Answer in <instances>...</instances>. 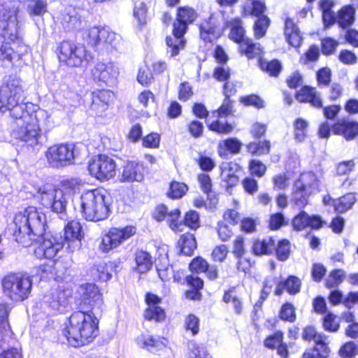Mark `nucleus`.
Masks as SVG:
<instances>
[{
	"label": "nucleus",
	"instance_id": "1",
	"mask_svg": "<svg viewBox=\"0 0 358 358\" xmlns=\"http://www.w3.org/2000/svg\"><path fill=\"white\" fill-rule=\"evenodd\" d=\"M22 98V81L17 78L10 79L0 88V113L9 110L15 120L12 131L15 138L35 146L41 138L43 125H40L39 119L46 117L47 114L44 110L29 113L26 110L27 106Z\"/></svg>",
	"mask_w": 358,
	"mask_h": 358
},
{
	"label": "nucleus",
	"instance_id": "2",
	"mask_svg": "<svg viewBox=\"0 0 358 358\" xmlns=\"http://www.w3.org/2000/svg\"><path fill=\"white\" fill-rule=\"evenodd\" d=\"M45 214L34 206H29L15 214L13 235L15 241L24 247L42 238L43 241L34 250L35 255L39 259H52L64 247V242L62 236L45 234Z\"/></svg>",
	"mask_w": 358,
	"mask_h": 358
},
{
	"label": "nucleus",
	"instance_id": "3",
	"mask_svg": "<svg viewBox=\"0 0 358 358\" xmlns=\"http://www.w3.org/2000/svg\"><path fill=\"white\" fill-rule=\"evenodd\" d=\"M69 322L65 336L69 344L73 347L91 342L98 334V320L92 311L80 309L71 314Z\"/></svg>",
	"mask_w": 358,
	"mask_h": 358
},
{
	"label": "nucleus",
	"instance_id": "4",
	"mask_svg": "<svg viewBox=\"0 0 358 358\" xmlns=\"http://www.w3.org/2000/svg\"><path fill=\"white\" fill-rule=\"evenodd\" d=\"M79 206L82 216L87 221L103 220L109 215L106 192L101 189L83 192L80 196Z\"/></svg>",
	"mask_w": 358,
	"mask_h": 358
},
{
	"label": "nucleus",
	"instance_id": "5",
	"mask_svg": "<svg viewBox=\"0 0 358 358\" xmlns=\"http://www.w3.org/2000/svg\"><path fill=\"white\" fill-rule=\"evenodd\" d=\"M197 17L196 12L192 8L185 6L178 9L177 17L173 23V36L166 37L167 53L173 57L178 55L185 48L186 41L183 36L189 24Z\"/></svg>",
	"mask_w": 358,
	"mask_h": 358
},
{
	"label": "nucleus",
	"instance_id": "6",
	"mask_svg": "<svg viewBox=\"0 0 358 358\" xmlns=\"http://www.w3.org/2000/svg\"><path fill=\"white\" fill-rule=\"evenodd\" d=\"M3 294L12 301H22L27 299L31 290L29 276L22 273H10L2 280Z\"/></svg>",
	"mask_w": 358,
	"mask_h": 358
},
{
	"label": "nucleus",
	"instance_id": "7",
	"mask_svg": "<svg viewBox=\"0 0 358 358\" xmlns=\"http://www.w3.org/2000/svg\"><path fill=\"white\" fill-rule=\"evenodd\" d=\"M36 196L42 206L56 213L65 212L69 199V194L64 190L49 184L40 187Z\"/></svg>",
	"mask_w": 358,
	"mask_h": 358
},
{
	"label": "nucleus",
	"instance_id": "8",
	"mask_svg": "<svg viewBox=\"0 0 358 358\" xmlns=\"http://www.w3.org/2000/svg\"><path fill=\"white\" fill-rule=\"evenodd\" d=\"M242 9L243 16L258 17L253 27L255 37L259 39L264 36L270 24L269 18L264 15L266 9L264 0H244Z\"/></svg>",
	"mask_w": 358,
	"mask_h": 358
},
{
	"label": "nucleus",
	"instance_id": "9",
	"mask_svg": "<svg viewBox=\"0 0 358 358\" xmlns=\"http://www.w3.org/2000/svg\"><path fill=\"white\" fill-rule=\"evenodd\" d=\"M78 155L76 145L62 143L55 145L48 148L45 156L48 164L54 168H63L74 163Z\"/></svg>",
	"mask_w": 358,
	"mask_h": 358
},
{
	"label": "nucleus",
	"instance_id": "10",
	"mask_svg": "<svg viewBox=\"0 0 358 358\" xmlns=\"http://www.w3.org/2000/svg\"><path fill=\"white\" fill-rule=\"evenodd\" d=\"M59 60L69 66H80L92 59V55L83 45L70 41H63L59 47Z\"/></svg>",
	"mask_w": 358,
	"mask_h": 358
},
{
	"label": "nucleus",
	"instance_id": "11",
	"mask_svg": "<svg viewBox=\"0 0 358 358\" xmlns=\"http://www.w3.org/2000/svg\"><path fill=\"white\" fill-rule=\"evenodd\" d=\"M18 12L19 7L16 2H8L3 6L1 10L3 21L2 36L6 41H15L18 38Z\"/></svg>",
	"mask_w": 358,
	"mask_h": 358
},
{
	"label": "nucleus",
	"instance_id": "12",
	"mask_svg": "<svg viewBox=\"0 0 358 358\" xmlns=\"http://www.w3.org/2000/svg\"><path fill=\"white\" fill-rule=\"evenodd\" d=\"M69 294L57 289L44 295L40 303L42 313L48 317L57 313H63L69 305Z\"/></svg>",
	"mask_w": 358,
	"mask_h": 358
},
{
	"label": "nucleus",
	"instance_id": "13",
	"mask_svg": "<svg viewBox=\"0 0 358 358\" xmlns=\"http://www.w3.org/2000/svg\"><path fill=\"white\" fill-rule=\"evenodd\" d=\"M115 162L105 155L94 157L88 165L90 174L101 181L113 178L115 176Z\"/></svg>",
	"mask_w": 358,
	"mask_h": 358
},
{
	"label": "nucleus",
	"instance_id": "14",
	"mask_svg": "<svg viewBox=\"0 0 358 358\" xmlns=\"http://www.w3.org/2000/svg\"><path fill=\"white\" fill-rule=\"evenodd\" d=\"M135 233L136 229L131 226H127L122 229L111 228L103 236L99 249L103 252H108L120 246Z\"/></svg>",
	"mask_w": 358,
	"mask_h": 358
},
{
	"label": "nucleus",
	"instance_id": "15",
	"mask_svg": "<svg viewBox=\"0 0 358 358\" xmlns=\"http://www.w3.org/2000/svg\"><path fill=\"white\" fill-rule=\"evenodd\" d=\"M119 75V69L113 62H97L91 69V76L96 82L106 85L113 83Z\"/></svg>",
	"mask_w": 358,
	"mask_h": 358
},
{
	"label": "nucleus",
	"instance_id": "16",
	"mask_svg": "<svg viewBox=\"0 0 358 358\" xmlns=\"http://www.w3.org/2000/svg\"><path fill=\"white\" fill-rule=\"evenodd\" d=\"M103 299L98 287L94 284H87L83 288L79 309L96 313L101 309Z\"/></svg>",
	"mask_w": 358,
	"mask_h": 358
},
{
	"label": "nucleus",
	"instance_id": "17",
	"mask_svg": "<svg viewBox=\"0 0 358 358\" xmlns=\"http://www.w3.org/2000/svg\"><path fill=\"white\" fill-rule=\"evenodd\" d=\"M145 170L143 164L136 161H128L122 167L118 175L121 182H141L144 178Z\"/></svg>",
	"mask_w": 358,
	"mask_h": 358
},
{
	"label": "nucleus",
	"instance_id": "18",
	"mask_svg": "<svg viewBox=\"0 0 358 358\" xmlns=\"http://www.w3.org/2000/svg\"><path fill=\"white\" fill-rule=\"evenodd\" d=\"M148 308L144 311V317L149 321L163 322L166 318L164 310L159 306L162 299L156 294L148 293L145 297Z\"/></svg>",
	"mask_w": 358,
	"mask_h": 358
},
{
	"label": "nucleus",
	"instance_id": "19",
	"mask_svg": "<svg viewBox=\"0 0 358 358\" xmlns=\"http://www.w3.org/2000/svg\"><path fill=\"white\" fill-rule=\"evenodd\" d=\"M114 99V94L110 90H96L92 94V104L90 110L96 115H101L108 108Z\"/></svg>",
	"mask_w": 358,
	"mask_h": 358
},
{
	"label": "nucleus",
	"instance_id": "20",
	"mask_svg": "<svg viewBox=\"0 0 358 358\" xmlns=\"http://www.w3.org/2000/svg\"><path fill=\"white\" fill-rule=\"evenodd\" d=\"M179 215L180 210L178 209H174L169 212L166 206L160 205L156 208L153 217L157 221L164 220L167 217L169 227L173 231H182V229H180V227H183V225L177 222Z\"/></svg>",
	"mask_w": 358,
	"mask_h": 358
},
{
	"label": "nucleus",
	"instance_id": "21",
	"mask_svg": "<svg viewBox=\"0 0 358 358\" xmlns=\"http://www.w3.org/2000/svg\"><path fill=\"white\" fill-rule=\"evenodd\" d=\"M81 229L80 224L75 220L69 222L64 228V241L66 242L68 248L72 252L81 245Z\"/></svg>",
	"mask_w": 358,
	"mask_h": 358
},
{
	"label": "nucleus",
	"instance_id": "22",
	"mask_svg": "<svg viewBox=\"0 0 358 358\" xmlns=\"http://www.w3.org/2000/svg\"><path fill=\"white\" fill-rule=\"evenodd\" d=\"M222 180L229 187L235 186L238 182V174L241 172V166L233 162H222L220 166Z\"/></svg>",
	"mask_w": 358,
	"mask_h": 358
},
{
	"label": "nucleus",
	"instance_id": "23",
	"mask_svg": "<svg viewBox=\"0 0 358 358\" xmlns=\"http://www.w3.org/2000/svg\"><path fill=\"white\" fill-rule=\"evenodd\" d=\"M332 131L334 134L341 135L350 141L358 136V123L341 120L332 126Z\"/></svg>",
	"mask_w": 358,
	"mask_h": 358
},
{
	"label": "nucleus",
	"instance_id": "24",
	"mask_svg": "<svg viewBox=\"0 0 358 358\" xmlns=\"http://www.w3.org/2000/svg\"><path fill=\"white\" fill-rule=\"evenodd\" d=\"M322 222L320 217L316 215L309 216L304 211L301 212L292 220V226L297 231H301L307 227L319 229L322 227Z\"/></svg>",
	"mask_w": 358,
	"mask_h": 358
},
{
	"label": "nucleus",
	"instance_id": "25",
	"mask_svg": "<svg viewBox=\"0 0 358 358\" xmlns=\"http://www.w3.org/2000/svg\"><path fill=\"white\" fill-rule=\"evenodd\" d=\"M225 28L230 29L229 38L237 43H242L248 38L245 37V30L243 22L240 17H234L225 22Z\"/></svg>",
	"mask_w": 358,
	"mask_h": 358
},
{
	"label": "nucleus",
	"instance_id": "26",
	"mask_svg": "<svg viewBox=\"0 0 358 358\" xmlns=\"http://www.w3.org/2000/svg\"><path fill=\"white\" fill-rule=\"evenodd\" d=\"M296 99L299 102H308L313 106L320 108L322 107V100L320 94L315 87L305 86L296 94Z\"/></svg>",
	"mask_w": 358,
	"mask_h": 358
},
{
	"label": "nucleus",
	"instance_id": "27",
	"mask_svg": "<svg viewBox=\"0 0 358 358\" xmlns=\"http://www.w3.org/2000/svg\"><path fill=\"white\" fill-rule=\"evenodd\" d=\"M285 35L290 45L294 48L301 45L303 40L301 32L296 24L289 18L286 19L285 22Z\"/></svg>",
	"mask_w": 358,
	"mask_h": 358
},
{
	"label": "nucleus",
	"instance_id": "28",
	"mask_svg": "<svg viewBox=\"0 0 358 358\" xmlns=\"http://www.w3.org/2000/svg\"><path fill=\"white\" fill-rule=\"evenodd\" d=\"M299 188H303L313 194L318 191L320 180L313 172L303 173L299 179L295 182Z\"/></svg>",
	"mask_w": 358,
	"mask_h": 358
},
{
	"label": "nucleus",
	"instance_id": "29",
	"mask_svg": "<svg viewBox=\"0 0 358 358\" xmlns=\"http://www.w3.org/2000/svg\"><path fill=\"white\" fill-rule=\"evenodd\" d=\"M301 280L295 276H289L286 280L278 283L275 289V295L280 296L284 290L290 294H296L299 292Z\"/></svg>",
	"mask_w": 358,
	"mask_h": 358
},
{
	"label": "nucleus",
	"instance_id": "30",
	"mask_svg": "<svg viewBox=\"0 0 358 358\" xmlns=\"http://www.w3.org/2000/svg\"><path fill=\"white\" fill-rule=\"evenodd\" d=\"M61 22L64 28L69 31L79 29L82 24L75 9H70L63 14Z\"/></svg>",
	"mask_w": 358,
	"mask_h": 358
},
{
	"label": "nucleus",
	"instance_id": "31",
	"mask_svg": "<svg viewBox=\"0 0 358 358\" xmlns=\"http://www.w3.org/2000/svg\"><path fill=\"white\" fill-rule=\"evenodd\" d=\"M275 241L271 237L257 240L253 243L252 251L257 255H268L275 250Z\"/></svg>",
	"mask_w": 358,
	"mask_h": 358
},
{
	"label": "nucleus",
	"instance_id": "32",
	"mask_svg": "<svg viewBox=\"0 0 358 358\" xmlns=\"http://www.w3.org/2000/svg\"><path fill=\"white\" fill-rule=\"evenodd\" d=\"M178 245L181 252L187 256L192 255L194 250L196 248V241L194 236L189 233H186L181 236Z\"/></svg>",
	"mask_w": 358,
	"mask_h": 358
},
{
	"label": "nucleus",
	"instance_id": "33",
	"mask_svg": "<svg viewBox=\"0 0 358 358\" xmlns=\"http://www.w3.org/2000/svg\"><path fill=\"white\" fill-rule=\"evenodd\" d=\"M355 10L351 6L343 7L337 14V24L342 28L350 27L354 22Z\"/></svg>",
	"mask_w": 358,
	"mask_h": 358
},
{
	"label": "nucleus",
	"instance_id": "34",
	"mask_svg": "<svg viewBox=\"0 0 358 358\" xmlns=\"http://www.w3.org/2000/svg\"><path fill=\"white\" fill-rule=\"evenodd\" d=\"M356 201L354 194H347L338 199L333 201V206L337 213H343L350 209Z\"/></svg>",
	"mask_w": 358,
	"mask_h": 358
},
{
	"label": "nucleus",
	"instance_id": "35",
	"mask_svg": "<svg viewBox=\"0 0 358 358\" xmlns=\"http://www.w3.org/2000/svg\"><path fill=\"white\" fill-rule=\"evenodd\" d=\"M136 262L137 270L143 273L148 271L152 266V257L145 251L140 250L136 253Z\"/></svg>",
	"mask_w": 358,
	"mask_h": 358
},
{
	"label": "nucleus",
	"instance_id": "36",
	"mask_svg": "<svg viewBox=\"0 0 358 358\" xmlns=\"http://www.w3.org/2000/svg\"><path fill=\"white\" fill-rule=\"evenodd\" d=\"M241 143L236 138H229L221 141L218 145V152L221 157L227 155V151L236 154L239 152Z\"/></svg>",
	"mask_w": 358,
	"mask_h": 358
},
{
	"label": "nucleus",
	"instance_id": "37",
	"mask_svg": "<svg viewBox=\"0 0 358 358\" xmlns=\"http://www.w3.org/2000/svg\"><path fill=\"white\" fill-rule=\"evenodd\" d=\"M240 49L248 59L255 58L262 53L259 43H255L249 38L240 44Z\"/></svg>",
	"mask_w": 358,
	"mask_h": 358
},
{
	"label": "nucleus",
	"instance_id": "38",
	"mask_svg": "<svg viewBox=\"0 0 358 358\" xmlns=\"http://www.w3.org/2000/svg\"><path fill=\"white\" fill-rule=\"evenodd\" d=\"M294 188L292 200L298 207L304 208L308 204L309 196L312 194L303 188H299L296 182Z\"/></svg>",
	"mask_w": 358,
	"mask_h": 358
},
{
	"label": "nucleus",
	"instance_id": "39",
	"mask_svg": "<svg viewBox=\"0 0 358 358\" xmlns=\"http://www.w3.org/2000/svg\"><path fill=\"white\" fill-rule=\"evenodd\" d=\"M345 273L342 269L333 270L326 279V286L328 288L338 287L344 280Z\"/></svg>",
	"mask_w": 358,
	"mask_h": 358
},
{
	"label": "nucleus",
	"instance_id": "40",
	"mask_svg": "<svg viewBox=\"0 0 358 358\" xmlns=\"http://www.w3.org/2000/svg\"><path fill=\"white\" fill-rule=\"evenodd\" d=\"M279 317L284 321L294 322L296 320V309L291 303H284L279 312Z\"/></svg>",
	"mask_w": 358,
	"mask_h": 358
},
{
	"label": "nucleus",
	"instance_id": "41",
	"mask_svg": "<svg viewBox=\"0 0 358 358\" xmlns=\"http://www.w3.org/2000/svg\"><path fill=\"white\" fill-rule=\"evenodd\" d=\"M188 189L187 186L183 182H172L168 196L173 199H180L183 196Z\"/></svg>",
	"mask_w": 358,
	"mask_h": 358
},
{
	"label": "nucleus",
	"instance_id": "42",
	"mask_svg": "<svg viewBox=\"0 0 358 358\" xmlns=\"http://www.w3.org/2000/svg\"><path fill=\"white\" fill-rule=\"evenodd\" d=\"M227 18V12L224 10H219L217 12L212 13L208 21L203 23H209V25L214 29H216L221 24L222 22L225 24L226 21H228Z\"/></svg>",
	"mask_w": 358,
	"mask_h": 358
},
{
	"label": "nucleus",
	"instance_id": "43",
	"mask_svg": "<svg viewBox=\"0 0 358 358\" xmlns=\"http://www.w3.org/2000/svg\"><path fill=\"white\" fill-rule=\"evenodd\" d=\"M308 126V123L306 120L302 118H298L296 120L294 127V136L297 141L301 142L304 140L306 136Z\"/></svg>",
	"mask_w": 358,
	"mask_h": 358
},
{
	"label": "nucleus",
	"instance_id": "44",
	"mask_svg": "<svg viewBox=\"0 0 358 358\" xmlns=\"http://www.w3.org/2000/svg\"><path fill=\"white\" fill-rule=\"evenodd\" d=\"M340 324L337 317L329 313L323 318V327L329 332H336L339 329Z\"/></svg>",
	"mask_w": 358,
	"mask_h": 358
},
{
	"label": "nucleus",
	"instance_id": "45",
	"mask_svg": "<svg viewBox=\"0 0 358 358\" xmlns=\"http://www.w3.org/2000/svg\"><path fill=\"white\" fill-rule=\"evenodd\" d=\"M277 257L280 261H285L290 253V243L289 241L283 239L278 242L275 248Z\"/></svg>",
	"mask_w": 358,
	"mask_h": 358
},
{
	"label": "nucleus",
	"instance_id": "46",
	"mask_svg": "<svg viewBox=\"0 0 358 358\" xmlns=\"http://www.w3.org/2000/svg\"><path fill=\"white\" fill-rule=\"evenodd\" d=\"M183 227H180V229L184 230V227H188L192 229H196L199 227V216L196 211L190 210L186 213L185 217L184 224L180 222Z\"/></svg>",
	"mask_w": 358,
	"mask_h": 358
},
{
	"label": "nucleus",
	"instance_id": "47",
	"mask_svg": "<svg viewBox=\"0 0 358 358\" xmlns=\"http://www.w3.org/2000/svg\"><path fill=\"white\" fill-rule=\"evenodd\" d=\"M101 27H94L89 29L84 34V39L92 46L97 47L99 45V36Z\"/></svg>",
	"mask_w": 358,
	"mask_h": 358
},
{
	"label": "nucleus",
	"instance_id": "48",
	"mask_svg": "<svg viewBox=\"0 0 358 358\" xmlns=\"http://www.w3.org/2000/svg\"><path fill=\"white\" fill-rule=\"evenodd\" d=\"M81 185V180L78 178H71L63 180L62 182L61 189L64 190L65 193H75L80 189Z\"/></svg>",
	"mask_w": 358,
	"mask_h": 358
},
{
	"label": "nucleus",
	"instance_id": "49",
	"mask_svg": "<svg viewBox=\"0 0 358 358\" xmlns=\"http://www.w3.org/2000/svg\"><path fill=\"white\" fill-rule=\"evenodd\" d=\"M200 36L205 42H212L217 37L216 30L209 23H202L200 26Z\"/></svg>",
	"mask_w": 358,
	"mask_h": 358
},
{
	"label": "nucleus",
	"instance_id": "50",
	"mask_svg": "<svg viewBox=\"0 0 358 358\" xmlns=\"http://www.w3.org/2000/svg\"><path fill=\"white\" fill-rule=\"evenodd\" d=\"M260 66L271 76H277L282 69L281 64L278 60H272L270 62H262Z\"/></svg>",
	"mask_w": 358,
	"mask_h": 358
},
{
	"label": "nucleus",
	"instance_id": "51",
	"mask_svg": "<svg viewBox=\"0 0 358 358\" xmlns=\"http://www.w3.org/2000/svg\"><path fill=\"white\" fill-rule=\"evenodd\" d=\"M302 338L306 341L313 340L315 343L322 341L325 338V335L322 333L317 334L313 327L308 326L304 328Z\"/></svg>",
	"mask_w": 358,
	"mask_h": 358
},
{
	"label": "nucleus",
	"instance_id": "52",
	"mask_svg": "<svg viewBox=\"0 0 358 358\" xmlns=\"http://www.w3.org/2000/svg\"><path fill=\"white\" fill-rule=\"evenodd\" d=\"M189 358H208V354L203 345L191 343L189 346Z\"/></svg>",
	"mask_w": 358,
	"mask_h": 358
},
{
	"label": "nucleus",
	"instance_id": "53",
	"mask_svg": "<svg viewBox=\"0 0 358 358\" xmlns=\"http://www.w3.org/2000/svg\"><path fill=\"white\" fill-rule=\"evenodd\" d=\"M210 130L220 134H228L233 129V126L227 122H222L220 120L212 122L208 125Z\"/></svg>",
	"mask_w": 358,
	"mask_h": 358
},
{
	"label": "nucleus",
	"instance_id": "54",
	"mask_svg": "<svg viewBox=\"0 0 358 358\" xmlns=\"http://www.w3.org/2000/svg\"><path fill=\"white\" fill-rule=\"evenodd\" d=\"M134 16L140 25L146 23L147 8L144 3L140 2L135 5L134 8Z\"/></svg>",
	"mask_w": 358,
	"mask_h": 358
},
{
	"label": "nucleus",
	"instance_id": "55",
	"mask_svg": "<svg viewBox=\"0 0 358 358\" xmlns=\"http://www.w3.org/2000/svg\"><path fill=\"white\" fill-rule=\"evenodd\" d=\"M103 34L106 35L103 48L107 50L115 49L119 41V36L111 31L109 29H103Z\"/></svg>",
	"mask_w": 358,
	"mask_h": 358
},
{
	"label": "nucleus",
	"instance_id": "56",
	"mask_svg": "<svg viewBox=\"0 0 358 358\" xmlns=\"http://www.w3.org/2000/svg\"><path fill=\"white\" fill-rule=\"evenodd\" d=\"M283 341V334L280 331H277L273 335L268 336L264 341L266 347L274 349L276 348Z\"/></svg>",
	"mask_w": 358,
	"mask_h": 358
},
{
	"label": "nucleus",
	"instance_id": "57",
	"mask_svg": "<svg viewBox=\"0 0 358 358\" xmlns=\"http://www.w3.org/2000/svg\"><path fill=\"white\" fill-rule=\"evenodd\" d=\"M137 343L141 348H147L148 350L153 352L152 348L159 346V342L154 340L149 335H141L137 338Z\"/></svg>",
	"mask_w": 358,
	"mask_h": 358
},
{
	"label": "nucleus",
	"instance_id": "58",
	"mask_svg": "<svg viewBox=\"0 0 358 358\" xmlns=\"http://www.w3.org/2000/svg\"><path fill=\"white\" fill-rule=\"evenodd\" d=\"M10 308L6 303H0V329L7 331L10 329L8 320Z\"/></svg>",
	"mask_w": 358,
	"mask_h": 358
},
{
	"label": "nucleus",
	"instance_id": "59",
	"mask_svg": "<svg viewBox=\"0 0 358 358\" xmlns=\"http://www.w3.org/2000/svg\"><path fill=\"white\" fill-rule=\"evenodd\" d=\"M320 57V50L317 45H311L303 57L300 59V62L306 64L309 62H315Z\"/></svg>",
	"mask_w": 358,
	"mask_h": 358
},
{
	"label": "nucleus",
	"instance_id": "60",
	"mask_svg": "<svg viewBox=\"0 0 358 358\" xmlns=\"http://www.w3.org/2000/svg\"><path fill=\"white\" fill-rule=\"evenodd\" d=\"M322 52L324 55H329L333 54L337 46L338 42L331 38H325L321 41Z\"/></svg>",
	"mask_w": 358,
	"mask_h": 358
},
{
	"label": "nucleus",
	"instance_id": "61",
	"mask_svg": "<svg viewBox=\"0 0 358 358\" xmlns=\"http://www.w3.org/2000/svg\"><path fill=\"white\" fill-rule=\"evenodd\" d=\"M232 102L229 99L225 98L222 106L219 108L217 111L213 113V116L217 117H222L227 116L232 113Z\"/></svg>",
	"mask_w": 358,
	"mask_h": 358
},
{
	"label": "nucleus",
	"instance_id": "62",
	"mask_svg": "<svg viewBox=\"0 0 358 358\" xmlns=\"http://www.w3.org/2000/svg\"><path fill=\"white\" fill-rule=\"evenodd\" d=\"M185 327L190 330L193 335L198 334L199 331V319L194 315L190 314L185 319Z\"/></svg>",
	"mask_w": 358,
	"mask_h": 358
},
{
	"label": "nucleus",
	"instance_id": "63",
	"mask_svg": "<svg viewBox=\"0 0 358 358\" xmlns=\"http://www.w3.org/2000/svg\"><path fill=\"white\" fill-rule=\"evenodd\" d=\"M249 166L251 173L259 178L262 177L266 171V166L259 160H252Z\"/></svg>",
	"mask_w": 358,
	"mask_h": 358
},
{
	"label": "nucleus",
	"instance_id": "64",
	"mask_svg": "<svg viewBox=\"0 0 358 358\" xmlns=\"http://www.w3.org/2000/svg\"><path fill=\"white\" fill-rule=\"evenodd\" d=\"M331 73L328 68H322L317 73V81L319 85L327 86L331 82Z\"/></svg>",
	"mask_w": 358,
	"mask_h": 358
}]
</instances>
